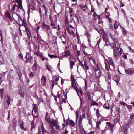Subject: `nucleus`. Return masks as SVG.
I'll return each mask as SVG.
<instances>
[{"label": "nucleus", "mask_w": 134, "mask_h": 134, "mask_svg": "<svg viewBox=\"0 0 134 134\" xmlns=\"http://www.w3.org/2000/svg\"><path fill=\"white\" fill-rule=\"evenodd\" d=\"M105 69L107 71H109L108 66L110 65H114L113 60L111 59H109V61L107 59H105Z\"/></svg>", "instance_id": "1"}, {"label": "nucleus", "mask_w": 134, "mask_h": 134, "mask_svg": "<svg viewBox=\"0 0 134 134\" xmlns=\"http://www.w3.org/2000/svg\"><path fill=\"white\" fill-rule=\"evenodd\" d=\"M10 100L11 98L9 96H7L5 97V102L4 104L5 109H7L9 107Z\"/></svg>", "instance_id": "2"}, {"label": "nucleus", "mask_w": 134, "mask_h": 134, "mask_svg": "<svg viewBox=\"0 0 134 134\" xmlns=\"http://www.w3.org/2000/svg\"><path fill=\"white\" fill-rule=\"evenodd\" d=\"M38 129L39 132L37 134H44L45 133L49 134L48 132L45 130L43 125H40L38 127Z\"/></svg>", "instance_id": "3"}, {"label": "nucleus", "mask_w": 134, "mask_h": 134, "mask_svg": "<svg viewBox=\"0 0 134 134\" xmlns=\"http://www.w3.org/2000/svg\"><path fill=\"white\" fill-rule=\"evenodd\" d=\"M100 65L98 64H97V68H96V67H94V69L95 71V74L97 77H98L101 75V72L100 70Z\"/></svg>", "instance_id": "4"}, {"label": "nucleus", "mask_w": 134, "mask_h": 134, "mask_svg": "<svg viewBox=\"0 0 134 134\" xmlns=\"http://www.w3.org/2000/svg\"><path fill=\"white\" fill-rule=\"evenodd\" d=\"M122 50L121 48L114 49V55L115 57H117L121 55L122 54Z\"/></svg>", "instance_id": "5"}, {"label": "nucleus", "mask_w": 134, "mask_h": 134, "mask_svg": "<svg viewBox=\"0 0 134 134\" xmlns=\"http://www.w3.org/2000/svg\"><path fill=\"white\" fill-rule=\"evenodd\" d=\"M134 123V114H132L130 115V119L127 123L128 126L132 125Z\"/></svg>", "instance_id": "6"}, {"label": "nucleus", "mask_w": 134, "mask_h": 134, "mask_svg": "<svg viewBox=\"0 0 134 134\" xmlns=\"http://www.w3.org/2000/svg\"><path fill=\"white\" fill-rule=\"evenodd\" d=\"M16 2L18 4V8L19 11H24V9H23L22 6V2L21 0H16Z\"/></svg>", "instance_id": "7"}, {"label": "nucleus", "mask_w": 134, "mask_h": 134, "mask_svg": "<svg viewBox=\"0 0 134 134\" xmlns=\"http://www.w3.org/2000/svg\"><path fill=\"white\" fill-rule=\"evenodd\" d=\"M125 71L126 74L130 75H132L134 73V69L133 68L125 69Z\"/></svg>", "instance_id": "8"}, {"label": "nucleus", "mask_w": 134, "mask_h": 134, "mask_svg": "<svg viewBox=\"0 0 134 134\" xmlns=\"http://www.w3.org/2000/svg\"><path fill=\"white\" fill-rule=\"evenodd\" d=\"M70 53L69 50H66L62 54V57H67L70 55Z\"/></svg>", "instance_id": "9"}, {"label": "nucleus", "mask_w": 134, "mask_h": 134, "mask_svg": "<svg viewBox=\"0 0 134 134\" xmlns=\"http://www.w3.org/2000/svg\"><path fill=\"white\" fill-rule=\"evenodd\" d=\"M129 126L127 124L124 125L123 129V131L125 134H126L127 133Z\"/></svg>", "instance_id": "10"}, {"label": "nucleus", "mask_w": 134, "mask_h": 134, "mask_svg": "<svg viewBox=\"0 0 134 134\" xmlns=\"http://www.w3.org/2000/svg\"><path fill=\"white\" fill-rule=\"evenodd\" d=\"M25 30L26 31L28 38L30 39L31 37V31L27 27H25Z\"/></svg>", "instance_id": "11"}, {"label": "nucleus", "mask_w": 134, "mask_h": 134, "mask_svg": "<svg viewBox=\"0 0 134 134\" xmlns=\"http://www.w3.org/2000/svg\"><path fill=\"white\" fill-rule=\"evenodd\" d=\"M12 123L13 126V130H16V122L15 119H13L12 120Z\"/></svg>", "instance_id": "12"}, {"label": "nucleus", "mask_w": 134, "mask_h": 134, "mask_svg": "<svg viewBox=\"0 0 134 134\" xmlns=\"http://www.w3.org/2000/svg\"><path fill=\"white\" fill-rule=\"evenodd\" d=\"M114 44L115 46L117 48V49H120V44L119 43V42L116 40L115 41H114Z\"/></svg>", "instance_id": "13"}, {"label": "nucleus", "mask_w": 134, "mask_h": 134, "mask_svg": "<svg viewBox=\"0 0 134 134\" xmlns=\"http://www.w3.org/2000/svg\"><path fill=\"white\" fill-rule=\"evenodd\" d=\"M74 81H75L74 80L73 81H72L71 87H73L74 88L75 90L76 91L77 94L78 95V94L77 92L78 88L77 87H76V84H75V85H74Z\"/></svg>", "instance_id": "14"}, {"label": "nucleus", "mask_w": 134, "mask_h": 134, "mask_svg": "<svg viewBox=\"0 0 134 134\" xmlns=\"http://www.w3.org/2000/svg\"><path fill=\"white\" fill-rule=\"evenodd\" d=\"M120 115H118L117 118L114 120V122L115 124H116L117 122L120 121Z\"/></svg>", "instance_id": "15"}, {"label": "nucleus", "mask_w": 134, "mask_h": 134, "mask_svg": "<svg viewBox=\"0 0 134 134\" xmlns=\"http://www.w3.org/2000/svg\"><path fill=\"white\" fill-rule=\"evenodd\" d=\"M23 21V20L21 19L20 16H19L18 18V21L17 22V24L18 25L20 26L21 23Z\"/></svg>", "instance_id": "16"}, {"label": "nucleus", "mask_w": 134, "mask_h": 134, "mask_svg": "<svg viewBox=\"0 0 134 134\" xmlns=\"http://www.w3.org/2000/svg\"><path fill=\"white\" fill-rule=\"evenodd\" d=\"M80 6L82 10L84 11H86L87 9V7L86 4L83 5H81Z\"/></svg>", "instance_id": "17"}, {"label": "nucleus", "mask_w": 134, "mask_h": 134, "mask_svg": "<svg viewBox=\"0 0 134 134\" xmlns=\"http://www.w3.org/2000/svg\"><path fill=\"white\" fill-rule=\"evenodd\" d=\"M5 16L9 19H10L11 18L10 13L8 12H5Z\"/></svg>", "instance_id": "18"}, {"label": "nucleus", "mask_w": 134, "mask_h": 134, "mask_svg": "<svg viewBox=\"0 0 134 134\" xmlns=\"http://www.w3.org/2000/svg\"><path fill=\"white\" fill-rule=\"evenodd\" d=\"M34 61H35V62L32 67V70H35L37 68V64L35 60H34Z\"/></svg>", "instance_id": "19"}, {"label": "nucleus", "mask_w": 134, "mask_h": 134, "mask_svg": "<svg viewBox=\"0 0 134 134\" xmlns=\"http://www.w3.org/2000/svg\"><path fill=\"white\" fill-rule=\"evenodd\" d=\"M69 62H70V68L72 69L73 68V66L75 65V62L73 61H70L69 60Z\"/></svg>", "instance_id": "20"}, {"label": "nucleus", "mask_w": 134, "mask_h": 134, "mask_svg": "<svg viewBox=\"0 0 134 134\" xmlns=\"http://www.w3.org/2000/svg\"><path fill=\"white\" fill-rule=\"evenodd\" d=\"M46 82V78L44 76H43L42 77L41 79V82L42 84L44 85Z\"/></svg>", "instance_id": "21"}, {"label": "nucleus", "mask_w": 134, "mask_h": 134, "mask_svg": "<svg viewBox=\"0 0 134 134\" xmlns=\"http://www.w3.org/2000/svg\"><path fill=\"white\" fill-rule=\"evenodd\" d=\"M32 111V114L34 117H37L38 116V114H37V110H35Z\"/></svg>", "instance_id": "22"}, {"label": "nucleus", "mask_w": 134, "mask_h": 134, "mask_svg": "<svg viewBox=\"0 0 134 134\" xmlns=\"http://www.w3.org/2000/svg\"><path fill=\"white\" fill-rule=\"evenodd\" d=\"M113 79L117 83V84H118L119 82V81L120 80L119 78V77H118L116 76L114 77Z\"/></svg>", "instance_id": "23"}, {"label": "nucleus", "mask_w": 134, "mask_h": 134, "mask_svg": "<svg viewBox=\"0 0 134 134\" xmlns=\"http://www.w3.org/2000/svg\"><path fill=\"white\" fill-rule=\"evenodd\" d=\"M50 123V126H53L54 127H55V126L56 124H57L54 120H53L52 121H51Z\"/></svg>", "instance_id": "24"}, {"label": "nucleus", "mask_w": 134, "mask_h": 134, "mask_svg": "<svg viewBox=\"0 0 134 134\" xmlns=\"http://www.w3.org/2000/svg\"><path fill=\"white\" fill-rule=\"evenodd\" d=\"M20 127L22 130H24V131H26L27 130V129L26 127H24V125L23 122H22V123H21L20 124Z\"/></svg>", "instance_id": "25"}, {"label": "nucleus", "mask_w": 134, "mask_h": 134, "mask_svg": "<svg viewBox=\"0 0 134 134\" xmlns=\"http://www.w3.org/2000/svg\"><path fill=\"white\" fill-rule=\"evenodd\" d=\"M96 127L98 128L99 129H100L99 125L101 123V121H99L98 122L96 121Z\"/></svg>", "instance_id": "26"}, {"label": "nucleus", "mask_w": 134, "mask_h": 134, "mask_svg": "<svg viewBox=\"0 0 134 134\" xmlns=\"http://www.w3.org/2000/svg\"><path fill=\"white\" fill-rule=\"evenodd\" d=\"M24 25L25 26H26V21L25 20V18H24L23 20V21L22 23H21V24L20 25L21 26H22L23 25Z\"/></svg>", "instance_id": "27"}, {"label": "nucleus", "mask_w": 134, "mask_h": 134, "mask_svg": "<svg viewBox=\"0 0 134 134\" xmlns=\"http://www.w3.org/2000/svg\"><path fill=\"white\" fill-rule=\"evenodd\" d=\"M43 28L47 29H50L49 26L48 25H47L44 23L43 24Z\"/></svg>", "instance_id": "28"}, {"label": "nucleus", "mask_w": 134, "mask_h": 134, "mask_svg": "<svg viewBox=\"0 0 134 134\" xmlns=\"http://www.w3.org/2000/svg\"><path fill=\"white\" fill-rule=\"evenodd\" d=\"M94 105L98 106V104L95 102H92L91 103V106H92Z\"/></svg>", "instance_id": "29"}, {"label": "nucleus", "mask_w": 134, "mask_h": 134, "mask_svg": "<svg viewBox=\"0 0 134 134\" xmlns=\"http://www.w3.org/2000/svg\"><path fill=\"white\" fill-rule=\"evenodd\" d=\"M45 120L46 123L48 122L49 123H50L51 121L50 118H47L46 116L45 117Z\"/></svg>", "instance_id": "30"}, {"label": "nucleus", "mask_w": 134, "mask_h": 134, "mask_svg": "<svg viewBox=\"0 0 134 134\" xmlns=\"http://www.w3.org/2000/svg\"><path fill=\"white\" fill-rule=\"evenodd\" d=\"M96 115L97 117L98 118L100 116L99 110L98 109H97L96 110Z\"/></svg>", "instance_id": "31"}, {"label": "nucleus", "mask_w": 134, "mask_h": 134, "mask_svg": "<svg viewBox=\"0 0 134 134\" xmlns=\"http://www.w3.org/2000/svg\"><path fill=\"white\" fill-rule=\"evenodd\" d=\"M83 62V61H82L81 62L79 63V65L83 69H84V64L82 63Z\"/></svg>", "instance_id": "32"}, {"label": "nucleus", "mask_w": 134, "mask_h": 134, "mask_svg": "<svg viewBox=\"0 0 134 134\" xmlns=\"http://www.w3.org/2000/svg\"><path fill=\"white\" fill-rule=\"evenodd\" d=\"M18 75L19 76V78L20 80H21L22 74L21 72L20 71L19 72H18Z\"/></svg>", "instance_id": "33"}, {"label": "nucleus", "mask_w": 134, "mask_h": 134, "mask_svg": "<svg viewBox=\"0 0 134 134\" xmlns=\"http://www.w3.org/2000/svg\"><path fill=\"white\" fill-rule=\"evenodd\" d=\"M46 68L50 72H52V70L51 69V67L48 66V65H46Z\"/></svg>", "instance_id": "34"}, {"label": "nucleus", "mask_w": 134, "mask_h": 134, "mask_svg": "<svg viewBox=\"0 0 134 134\" xmlns=\"http://www.w3.org/2000/svg\"><path fill=\"white\" fill-rule=\"evenodd\" d=\"M116 110L117 111V114H118V115H120V108L118 107H117L116 108Z\"/></svg>", "instance_id": "35"}, {"label": "nucleus", "mask_w": 134, "mask_h": 134, "mask_svg": "<svg viewBox=\"0 0 134 134\" xmlns=\"http://www.w3.org/2000/svg\"><path fill=\"white\" fill-rule=\"evenodd\" d=\"M87 96L88 97V99L89 100H91V94L89 92H88L87 94Z\"/></svg>", "instance_id": "36"}, {"label": "nucleus", "mask_w": 134, "mask_h": 134, "mask_svg": "<svg viewBox=\"0 0 134 134\" xmlns=\"http://www.w3.org/2000/svg\"><path fill=\"white\" fill-rule=\"evenodd\" d=\"M70 124L71 125V126L72 127L75 125V123L72 120H70Z\"/></svg>", "instance_id": "37"}, {"label": "nucleus", "mask_w": 134, "mask_h": 134, "mask_svg": "<svg viewBox=\"0 0 134 134\" xmlns=\"http://www.w3.org/2000/svg\"><path fill=\"white\" fill-rule=\"evenodd\" d=\"M0 62L2 64H3L4 63V61L2 57H0Z\"/></svg>", "instance_id": "38"}, {"label": "nucleus", "mask_w": 134, "mask_h": 134, "mask_svg": "<svg viewBox=\"0 0 134 134\" xmlns=\"http://www.w3.org/2000/svg\"><path fill=\"white\" fill-rule=\"evenodd\" d=\"M19 94L20 96L22 97H24V93L23 92L21 91H20L19 93Z\"/></svg>", "instance_id": "39"}, {"label": "nucleus", "mask_w": 134, "mask_h": 134, "mask_svg": "<svg viewBox=\"0 0 134 134\" xmlns=\"http://www.w3.org/2000/svg\"><path fill=\"white\" fill-rule=\"evenodd\" d=\"M109 70L110 69H113L114 68V65H110L108 66Z\"/></svg>", "instance_id": "40"}, {"label": "nucleus", "mask_w": 134, "mask_h": 134, "mask_svg": "<svg viewBox=\"0 0 134 134\" xmlns=\"http://www.w3.org/2000/svg\"><path fill=\"white\" fill-rule=\"evenodd\" d=\"M119 26L118 24L117 23H115L114 24V27L115 29L117 28Z\"/></svg>", "instance_id": "41"}, {"label": "nucleus", "mask_w": 134, "mask_h": 134, "mask_svg": "<svg viewBox=\"0 0 134 134\" xmlns=\"http://www.w3.org/2000/svg\"><path fill=\"white\" fill-rule=\"evenodd\" d=\"M56 126V128L58 130H59L61 129L60 128V126L59 125H58L57 124H56V125L55 126Z\"/></svg>", "instance_id": "42"}, {"label": "nucleus", "mask_w": 134, "mask_h": 134, "mask_svg": "<svg viewBox=\"0 0 134 134\" xmlns=\"http://www.w3.org/2000/svg\"><path fill=\"white\" fill-rule=\"evenodd\" d=\"M84 66H85V68H86L87 69V70H88V69L89 68V67L88 66H87V65H86V62L85 61H84Z\"/></svg>", "instance_id": "43"}, {"label": "nucleus", "mask_w": 134, "mask_h": 134, "mask_svg": "<svg viewBox=\"0 0 134 134\" xmlns=\"http://www.w3.org/2000/svg\"><path fill=\"white\" fill-rule=\"evenodd\" d=\"M110 36L111 37L112 39L114 40V41H115V37L113 35H112L111 33L110 34Z\"/></svg>", "instance_id": "44"}, {"label": "nucleus", "mask_w": 134, "mask_h": 134, "mask_svg": "<svg viewBox=\"0 0 134 134\" xmlns=\"http://www.w3.org/2000/svg\"><path fill=\"white\" fill-rule=\"evenodd\" d=\"M79 126L80 128H82V122H81V121L80 122H79Z\"/></svg>", "instance_id": "45"}, {"label": "nucleus", "mask_w": 134, "mask_h": 134, "mask_svg": "<svg viewBox=\"0 0 134 134\" xmlns=\"http://www.w3.org/2000/svg\"><path fill=\"white\" fill-rule=\"evenodd\" d=\"M30 76H31V77H33L34 76H35L36 75V74L34 72H31L30 74Z\"/></svg>", "instance_id": "46"}, {"label": "nucleus", "mask_w": 134, "mask_h": 134, "mask_svg": "<svg viewBox=\"0 0 134 134\" xmlns=\"http://www.w3.org/2000/svg\"><path fill=\"white\" fill-rule=\"evenodd\" d=\"M37 109L38 107L35 104H34L33 111H34V110H37Z\"/></svg>", "instance_id": "47"}, {"label": "nucleus", "mask_w": 134, "mask_h": 134, "mask_svg": "<svg viewBox=\"0 0 134 134\" xmlns=\"http://www.w3.org/2000/svg\"><path fill=\"white\" fill-rule=\"evenodd\" d=\"M16 6V4H14L13 5L12 7V9L14 11L15 9V7Z\"/></svg>", "instance_id": "48"}, {"label": "nucleus", "mask_w": 134, "mask_h": 134, "mask_svg": "<svg viewBox=\"0 0 134 134\" xmlns=\"http://www.w3.org/2000/svg\"><path fill=\"white\" fill-rule=\"evenodd\" d=\"M126 107L128 108V109L130 110H131L132 108V107L131 105H126Z\"/></svg>", "instance_id": "49"}, {"label": "nucleus", "mask_w": 134, "mask_h": 134, "mask_svg": "<svg viewBox=\"0 0 134 134\" xmlns=\"http://www.w3.org/2000/svg\"><path fill=\"white\" fill-rule=\"evenodd\" d=\"M23 56L22 53H20L19 55V57L20 59H22L23 58Z\"/></svg>", "instance_id": "50"}, {"label": "nucleus", "mask_w": 134, "mask_h": 134, "mask_svg": "<svg viewBox=\"0 0 134 134\" xmlns=\"http://www.w3.org/2000/svg\"><path fill=\"white\" fill-rule=\"evenodd\" d=\"M103 107L104 108L106 109H109L108 106H107L106 104L104 105L103 106Z\"/></svg>", "instance_id": "51"}, {"label": "nucleus", "mask_w": 134, "mask_h": 134, "mask_svg": "<svg viewBox=\"0 0 134 134\" xmlns=\"http://www.w3.org/2000/svg\"><path fill=\"white\" fill-rule=\"evenodd\" d=\"M48 56L49 57L51 58H54V55H51L48 54Z\"/></svg>", "instance_id": "52"}, {"label": "nucleus", "mask_w": 134, "mask_h": 134, "mask_svg": "<svg viewBox=\"0 0 134 134\" xmlns=\"http://www.w3.org/2000/svg\"><path fill=\"white\" fill-rule=\"evenodd\" d=\"M120 103L122 105L124 106L126 105V103L120 101Z\"/></svg>", "instance_id": "53"}, {"label": "nucleus", "mask_w": 134, "mask_h": 134, "mask_svg": "<svg viewBox=\"0 0 134 134\" xmlns=\"http://www.w3.org/2000/svg\"><path fill=\"white\" fill-rule=\"evenodd\" d=\"M103 40H104V41H105V42L108 41V39H107V37H106L104 36L103 37Z\"/></svg>", "instance_id": "54"}, {"label": "nucleus", "mask_w": 134, "mask_h": 134, "mask_svg": "<svg viewBox=\"0 0 134 134\" xmlns=\"http://www.w3.org/2000/svg\"><path fill=\"white\" fill-rule=\"evenodd\" d=\"M91 60L93 62V63L94 64V65H96V62L95 60L93 59H91Z\"/></svg>", "instance_id": "55"}, {"label": "nucleus", "mask_w": 134, "mask_h": 134, "mask_svg": "<svg viewBox=\"0 0 134 134\" xmlns=\"http://www.w3.org/2000/svg\"><path fill=\"white\" fill-rule=\"evenodd\" d=\"M4 92V89H1L0 90V92L2 94H3Z\"/></svg>", "instance_id": "56"}, {"label": "nucleus", "mask_w": 134, "mask_h": 134, "mask_svg": "<svg viewBox=\"0 0 134 134\" xmlns=\"http://www.w3.org/2000/svg\"><path fill=\"white\" fill-rule=\"evenodd\" d=\"M105 44L107 46H109V45L110 43H109V41H105Z\"/></svg>", "instance_id": "57"}, {"label": "nucleus", "mask_w": 134, "mask_h": 134, "mask_svg": "<svg viewBox=\"0 0 134 134\" xmlns=\"http://www.w3.org/2000/svg\"><path fill=\"white\" fill-rule=\"evenodd\" d=\"M108 74V79L109 80H110L111 79V75H110L109 74L108 72H107Z\"/></svg>", "instance_id": "58"}, {"label": "nucleus", "mask_w": 134, "mask_h": 134, "mask_svg": "<svg viewBox=\"0 0 134 134\" xmlns=\"http://www.w3.org/2000/svg\"><path fill=\"white\" fill-rule=\"evenodd\" d=\"M28 56V58H29V53H27L25 57V58H27V59H28V58H27Z\"/></svg>", "instance_id": "59"}, {"label": "nucleus", "mask_w": 134, "mask_h": 134, "mask_svg": "<svg viewBox=\"0 0 134 134\" xmlns=\"http://www.w3.org/2000/svg\"><path fill=\"white\" fill-rule=\"evenodd\" d=\"M8 113V118H7V119L8 120H9V119L10 118V111L9 110V111Z\"/></svg>", "instance_id": "60"}, {"label": "nucleus", "mask_w": 134, "mask_h": 134, "mask_svg": "<svg viewBox=\"0 0 134 134\" xmlns=\"http://www.w3.org/2000/svg\"><path fill=\"white\" fill-rule=\"evenodd\" d=\"M82 117L81 116H80L79 118V122H80V121H81V122H82Z\"/></svg>", "instance_id": "61"}, {"label": "nucleus", "mask_w": 134, "mask_h": 134, "mask_svg": "<svg viewBox=\"0 0 134 134\" xmlns=\"http://www.w3.org/2000/svg\"><path fill=\"white\" fill-rule=\"evenodd\" d=\"M128 48L130 51L133 52H134L133 50L132 49H131V47L129 46Z\"/></svg>", "instance_id": "62"}, {"label": "nucleus", "mask_w": 134, "mask_h": 134, "mask_svg": "<svg viewBox=\"0 0 134 134\" xmlns=\"http://www.w3.org/2000/svg\"><path fill=\"white\" fill-rule=\"evenodd\" d=\"M130 62L132 64H133L134 62L131 59H130Z\"/></svg>", "instance_id": "63"}, {"label": "nucleus", "mask_w": 134, "mask_h": 134, "mask_svg": "<svg viewBox=\"0 0 134 134\" xmlns=\"http://www.w3.org/2000/svg\"><path fill=\"white\" fill-rule=\"evenodd\" d=\"M123 57L125 59H127V56L125 54H124L123 55Z\"/></svg>", "instance_id": "64"}]
</instances>
